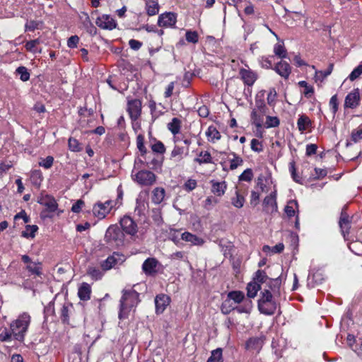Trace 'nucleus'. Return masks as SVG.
<instances>
[{
    "mask_svg": "<svg viewBox=\"0 0 362 362\" xmlns=\"http://www.w3.org/2000/svg\"><path fill=\"white\" fill-rule=\"evenodd\" d=\"M139 293L133 288H125L119 301V319L120 320L129 317L130 312L139 303Z\"/></svg>",
    "mask_w": 362,
    "mask_h": 362,
    "instance_id": "nucleus-1",
    "label": "nucleus"
},
{
    "mask_svg": "<svg viewBox=\"0 0 362 362\" xmlns=\"http://www.w3.org/2000/svg\"><path fill=\"white\" fill-rule=\"evenodd\" d=\"M30 321V315L28 313H23L10 324L11 329L14 334V340L20 342L24 341Z\"/></svg>",
    "mask_w": 362,
    "mask_h": 362,
    "instance_id": "nucleus-2",
    "label": "nucleus"
},
{
    "mask_svg": "<svg viewBox=\"0 0 362 362\" xmlns=\"http://www.w3.org/2000/svg\"><path fill=\"white\" fill-rule=\"evenodd\" d=\"M275 297L269 290H264L261 292L258 300V309L259 312L266 315L274 314L278 307V298Z\"/></svg>",
    "mask_w": 362,
    "mask_h": 362,
    "instance_id": "nucleus-3",
    "label": "nucleus"
},
{
    "mask_svg": "<svg viewBox=\"0 0 362 362\" xmlns=\"http://www.w3.org/2000/svg\"><path fill=\"white\" fill-rule=\"evenodd\" d=\"M124 235L121 228L116 225L108 227L105 235V241L112 247H119L123 245Z\"/></svg>",
    "mask_w": 362,
    "mask_h": 362,
    "instance_id": "nucleus-4",
    "label": "nucleus"
},
{
    "mask_svg": "<svg viewBox=\"0 0 362 362\" xmlns=\"http://www.w3.org/2000/svg\"><path fill=\"white\" fill-rule=\"evenodd\" d=\"M116 202L112 200H107L104 203L98 202L94 204L93 207V213L95 216L99 219H103L110 213L111 210L115 207Z\"/></svg>",
    "mask_w": 362,
    "mask_h": 362,
    "instance_id": "nucleus-5",
    "label": "nucleus"
},
{
    "mask_svg": "<svg viewBox=\"0 0 362 362\" xmlns=\"http://www.w3.org/2000/svg\"><path fill=\"white\" fill-rule=\"evenodd\" d=\"M133 180L140 185L150 186L156 181V175L149 170H139L136 174L132 175Z\"/></svg>",
    "mask_w": 362,
    "mask_h": 362,
    "instance_id": "nucleus-6",
    "label": "nucleus"
},
{
    "mask_svg": "<svg viewBox=\"0 0 362 362\" xmlns=\"http://www.w3.org/2000/svg\"><path fill=\"white\" fill-rule=\"evenodd\" d=\"M177 14L173 12H165L158 16V25L163 28H175Z\"/></svg>",
    "mask_w": 362,
    "mask_h": 362,
    "instance_id": "nucleus-7",
    "label": "nucleus"
},
{
    "mask_svg": "<svg viewBox=\"0 0 362 362\" xmlns=\"http://www.w3.org/2000/svg\"><path fill=\"white\" fill-rule=\"evenodd\" d=\"M124 259V256L122 254L114 252L103 262L101 267L103 270H109L117 265L121 264Z\"/></svg>",
    "mask_w": 362,
    "mask_h": 362,
    "instance_id": "nucleus-8",
    "label": "nucleus"
},
{
    "mask_svg": "<svg viewBox=\"0 0 362 362\" xmlns=\"http://www.w3.org/2000/svg\"><path fill=\"white\" fill-rule=\"evenodd\" d=\"M127 112L132 121L137 120L141 113V102L138 99L129 100L127 103Z\"/></svg>",
    "mask_w": 362,
    "mask_h": 362,
    "instance_id": "nucleus-9",
    "label": "nucleus"
},
{
    "mask_svg": "<svg viewBox=\"0 0 362 362\" xmlns=\"http://www.w3.org/2000/svg\"><path fill=\"white\" fill-rule=\"evenodd\" d=\"M264 210L267 213H273L277 211L276 203V189L274 187L269 195L267 196L263 200Z\"/></svg>",
    "mask_w": 362,
    "mask_h": 362,
    "instance_id": "nucleus-10",
    "label": "nucleus"
},
{
    "mask_svg": "<svg viewBox=\"0 0 362 362\" xmlns=\"http://www.w3.org/2000/svg\"><path fill=\"white\" fill-rule=\"evenodd\" d=\"M96 25L104 30H113L117 27L115 20L110 15L103 14L98 16L95 21Z\"/></svg>",
    "mask_w": 362,
    "mask_h": 362,
    "instance_id": "nucleus-11",
    "label": "nucleus"
},
{
    "mask_svg": "<svg viewBox=\"0 0 362 362\" xmlns=\"http://www.w3.org/2000/svg\"><path fill=\"white\" fill-rule=\"evenodd\" d=\"M37 202L47 208L49 212H55L58 208V204L54 197L49 194H41L38 197Z\"/></svg>",
    "mask_w": 362,
    "mask_h": 362,
    "instance_id": "nucleus-12",
    "label": "nucleus"
},
{
    "mask_svg": "<svg viewBox=\"0 0 362 362\" xmlns=\"http://www.w3.org/2000/svg\"><path fill=\"white\" fill-rule=\"evenodd\" d=\"M360 99L359 89L354 88L346 96L344 107L346 108L355 109L358 106Z\"/></svg>",
    "mask_w": 362,
    "mask_h": 362,
    "instance_id": "nucleus-13",
    "label": "nucleus"
},
{
    "mask_svg": "<svg viewBox=\"0 0 362 362\" xmlns=\"http://www.w3.org/2000/svg\"><path fill=\"white\" fill-rule=\"evenodd\" d=\"M120 226L122 228L123 233L125 232L129 235H134L137 231V226L136 223L128 216H125L121 218Z\"/></svg>",
    "mask_w": 362,
    "mask_h": 362,
    "instance_id": "nucleus-14",
    "label": "nucleus"
},
{
    "mask_svg": "<svg viewBox=\"0 0 362 362\" xmlns=\"http://www.w3.org/2000/svg\"><path fill=\"white\" fill-rule=\"evenodd\" d=\"M273 70L284 79H288L291 73L290 64L283 60L277 62L274 66Z\"/></svg>",
    "mask_w": 362,
    "mask_h": 362,
    "instance_id": "nucleus-15",
    "label": "nucleus"
},
{
    "mask_svg": "<svg viewBox=\"0 0 362 362\" xmlns=\"http://www.w3.org/2000/svg\"><path fill=\"white\" fill-rule=\"evenodd\" d=\"M170 303V298L165 294H159L155 298L156 313L161 314Z\"/></svg>",
    "mask_w": 362,
    "mask_h": 362,
    "instance_id": "nucleus-16",
    "label": "nucleus"
},
{
    "mask_svg": "<svg viewBox=\"0 0 362 362\" xmlns=\"http://www.w3.org/2000/svg\"><path fill=\"white\" fill-rule=\"evenodd\" d=\"M158 264V261L156 258H147L142 264V270L146 275H154L157 272Z\"/></svg>",
    "mask_w": 362,
    "mask_h": 362,
    "instance_id": "nucleus-17",
    "label": "nucleus"
},
{
    "mask_svg": "<svg viewBox=\"0 0 362 362\" xmlns=\"http://www.w3.org/2000/svg\"><path fill=\"white\" fill-rule=\"evenodd\" d=\"M240 76L244 83L248 86H252L257 78L255 72L245 69L240 70Z\"/></svg>",
    "mask_w": 362,
    "mask_h": 362,
    "instance_id": "nucleus-18",
    "label": "nucleus"
},
{
    "mask_svg": "<svg viewBox=\"0 0 362 362\" xmlns=\"http://www.w3.org/2000/svg\"><path fill=\"white\" fill-rule=\"evenodd\" d=\"M264 344V338L260 337H251L246 341V349L250 351L259 352Z\"/></svg>",
    "mask_w": 362,
    "mask_h": 362,
    "instance_id": "nucleus-19",
    "label": "nucleus"
},
{
    "mask_svg": "<svg viewBox=\"0 0 362 362\" xmlns=\"http://www.w3.org/2000/svg\"><path fill=\"white\" fill-rule=\"evenodd\" d=\"M350 224L351 223L349 221V215L343 210L341 213L339 225L344 238H346V235L349 233V229L351 228Z\"/></svg>",
    "mask_w": 362,
    "mask_h": 362,
    "instance_id": "nucleus-20",
    "label": "nucleus"
},
{
    "mask_svg": "<svg viewBox=\"0 0 362 362\" xmlns=\"http://www.w3.org/2000/svg\"><path fill=\"white\" fill-rule=\"evenodd\" d=\"M181 239L186 242L190 243L192 245L202 246L205 241L203 238L192 234L189 232H184L181 234Z\"/></svg>",
    "mask_w": 362,
    "mask_h": 362,
    "instance_id": "nucleus-21",
    "label": "nucleus"
},
{
    "mask_svg": "<svg viewBox=\"0 0 362 362\" xmlns=\"http://www.w3.org/2000/svg\"><path fill=\"white\" fill-rule=\"evenodd\" d=\"M269 291L271 293L275 296V297H281V276H279L275 279H269Z\"/></svg>",
    "mask_w": 362,
    "mask_h": 362,
    "instance_id": "nucleus-22",
    "label": "nucleus"
},
{
    "mask_svg": "<svg viewBox=\"0 0 362 362\" xmlns=\"http://www.w3.org/2000/svg\"><path fill=\"white\" fill-rule=\"evenodd\" d=\"M211 184V192L218 197H221L225 194L227 185L225 181L218 182L214 180L210 181Z\"/></svg>",
    "mask_w": 362,
    "mask_h": 362,
    "instance_id": "nucleus-23",
    "label": "nucleus"
},
{
    "mask_svg": "<svg viewBox=\"0 0 362 362\" xmlns=\"http://www.w3.org/2000/svg\"><path fill=\"white\" fill-rule=\"evenodd\" d=\"M264 91L258 93L255 97V107L253 110H256L262 115H265L267 110V105L264 100Z\"/></svg>",
    "mask_w": 362,
    "mask_h": 362,
    "instance_id": "nucleus-24",
    "label": "nucleus"
},
{
    "mask_svg": "<svg viewBox=\"0 0 362 362\" xmlns=\"http://www.w3.org/2000/svg\"><path fill=\"white\" fill-rule=\"evenodd\" d=\"M312 126V122L305 115H300L297 121V127L301 133L308 129Z\"/></svg>",
    "mask_w": 362,
    "mask_h": 362,
    "instance_id": "nucleus-25",
    "label": "nucleus"
},
{
    "mask_svg": "<svg viewBox=\"0 0 362 362\" xmlns=\"http://www.w3.org/2000/svg\"><path fill=\"white\" fill-rule=\"evenodd\" d=\"M91 288L87 283H83L78 288V296L82 300H88L90 298Z\"/></svg>",
    "mask_w": 362,
    "mask_h": 362,
    "instance_id": "nucleus-26",
    "label": "nucleus"
},
{
    "mask_svg": "<svg viewBox=\"0 0 362 362\" xmlns=\"http://www.w3.org/2000/svg\"><path fill=\"white\" fill-rule=\"evenodd\" d=\"M334 64H329L325 71L315 70L314 79L315 82H322L333 71Z\"/></svg>",
    "mask_w": 362,
    "mask_h": 362,
    "instance_id": "nucleus-27",
    "label": "nucleus"
},
{
    "mask_svg": "<svg viewBox=\"0 0 362 362\" xmlns=\"http://www.w3.org/2000/svg\"><path fill=\"white\" fill-rule=\"evenodd\" d=\"M206 136L209 142L214 143L221 137V133L214 126H209L206 132Z\"/></svg>",
    "mask_w": 362,
    "mask_h": 362,
    "instance_id": "nucleus-28",
    "label": "nucleus"
},
{
    "mask_svg": "<svg viewBox=\"0 0 362 362\" xmlns=\"http://www.w3.org/2000/svg\"><path fill=\"white\" fill-rule=\"evenodd\" d=\"M194 162L199 165L213 163V158L209 151H201L198 156L194 158Z\"/></svg>",
    "mask_w": 362,
    "mask_h": 362,
    "instance_id": "nucleus-29",
    "label": "nucleus"
},
{
    "mask_svg": "<svg viewBox=\"0 0 362 362\" xmlns=\"http://www.w3.org/2000/svg\"><path fill=\"white\" fill-rule=\"evenodd\" d=\"M274 53L275 56L283 59L287 57V51L284 47L283 41L279 42L274 46Z\"/></svg>",
    "mask_w": 362,
    "mask_h": 362,
    "instance_id": "nucleus-30",
    "label": "nucleus"
},
{
    "mask_svg": "<svg viewBox=\"0 0 362 362\" xmlns=\"http://www.w3.org/2000/svg\"><path fill=\"white\" fill-rule=\"evenodd\" d=\"M30 181L34 186L40 187L42 180L43 176L40 170H33L30 172Z\"/></svg>",
    "mask_w": 362,
    "mask_h": 362,
    "instance_id": "nucleus-31",
    "label": "nucleus"
},
{
    "mask_svg": "<svg viewBox=\"0 0 362 362\" xmlns=\"http://www.w3.org/2000/svg\"><path fill=\"white\" fill-rule=\"evenodd\" d=\"M263 115L256 110H252L251 112V119L253 124L255 125L257 129H262L263 127Z\"/></svg>",
    "mask_w": 362,
    "mask_h": 362,
    "instance_id": "nucleus-32",
    "label": "nucleus"
},
{
    "mask_svg": "<svg viewBox=\"0 0 362 362\" xmlns=\"http://www.w3.org/2000/svg\"><path fill=\"white\" fill-rule=\"evenodd\" d=\"M165 190L163 188L156 187L153 191L152 202L156 204H160L165 197Z\"/></svg>",
    "mask_w": 362,
    "mask_h": 362,
    "instance_id": "nucleus-33",
    "label": "nucleus"
},
{
    "mask_svg": "<svg viewBox=\"0 0 362 362\" xmlns=\"http://www.w3.org/2000/svg\"><path fill=\"white\" fill-rule=\"evenodd\" d=\"M181 128V121L177 117H173L170 122L168 124V130L173 134H177Z\"/></svg>",
    "mask_w": 362,
    "mask_h": 362,
    "instance_id": "nucleus-34",
    "label": "nucleus"
},
{
    "mask_svg": "<svg viewBox=\"0 0 362 362\" xmlns=\"http://www.w3.org/2000/svg\"><path fill=\"white\" fill-rule=\"evenodd\" d=\"M261 286L257 282L252 281L247 286V296L249 298H255L257 292L260 290Z\"/></svg>",
    "mask_w": 362,
    "mask_h": 362,
    "instance_id": "nucleus-35",
    "label": "nucleus"
},
{
    "mask_svg": "<svg viewBox=\"0 0 362 362\" xmlns=\"http://www.w3.org/2000/svg\"><path fill=\"white\" fill-rule=\"evenodd\" d=\"M228 298L227 300H233L235 303L239 304L243 301L245 296L242 291H235L228 293Z\"/></svg>",
    "mask_w": 362,
    "mask_h": 362,
    "instance_id": "nucleus-36",
    "label": "nucleus"
},
{
    "mask_svg": "<svg viewBox=\"0 0 362 362\" xmlns=\"http://www.w3.org/2000/svg\"><path fill=\"white\" fill-rule=\"evenodd\" d=\"M274 56H262L258 59V62L262 68L266 69H273L272 66V59Z\"/></svg>",
    "mask_w": 362,
    "mask_h": 362,
    "instance_id": "nucleus-37",
    "label": "nucleus"
},
{
    "mask_svg": "<svg viewBox=\"0 0 362 362\" xmlns=\"http://www.w3.org/2000/svg\"><path fill=\"white\" fill-rule=\"evenodd\" d=\"M229 156H232L233 158L230 159V169L233 170L238 166H240L243 163V158L234 152H230Z\"/></svg>",
    "mask_w": 362,
    "mask_h": 362,
    "instance_id": "nucleus-38",
    "label": "nucleus"
},
{
    "mask_svg": "<svg viewBox=\"0 0 362 362\" xmlns=\"http://www.w3.org/2000/svg\"><path fill=\"white\" fill-rule=\"evenodd\" d=\"M72 305L70 303H64L61 309L60 317L64 323H69V312L72 309Z\"/></svg>",
    "mask_w": 362,
    "mask_h": 362,
    "instance_id": "nucleus-39",
    "label": "nucleus"
},
{
    "mask_svg": "<svg viewBox=\"0 0 362 362\" xmlns=\"http://www.w3.org/2000/svg\"><path fill=\"white\" fill-rule=\"evenodd\" d=\"M280 124L279 119L276 116H267L266 121L264 124V127L266 129L277 127Z\"/></svg>",
    "mask_w": 362,
    "mask_h": 362,
    "instance_id": "nucleus-40",
    "label": "nucleus"
},
{
    "mask_svg": "<svg viewBox=\"0 0 362 362\" xmlns=\"http://www.w3.org/2000/svg\"><path fill=\"white\" fill-rule=\"evenodd\" d=\"M298 208V202L296 200H290L284 208V211L288 217L295 215L296 209Z\"/></svg>",
    "mask_w": 362,
    "mask_h": 362,
    "instance_id": "nucleus-41",
    "label": "nucleus"
},
{
    "mask_svg": "<svg viewBox=\"0 0 362 362\" xmlns=\"http://www.w3.org/2000/svg\"><path fill=\"white\" fill-rule=\"evenodd\" d=\"M37 230L38 227L36 225H27L25 226V230L22 232L21 236L26 238H33Z\"/></svg>",
    "mask_w": 362,
    "mask_h": 362,
    "instance_id": "nucleus-42",
    "label": "nucleus"
},
{
    "mask_svg": "<svg viewBox=\"0 0 362 362\" xmlns=\"http://www.w3.org/2000/svg\"><path fill=\"white\" fill-rule=\"evenodd\" d=\"M222 354V349L217 348L216 349L211 351V354L206 362H223Z\"/></svg>",
    "mask_w": 362,
    "mask_h": 362,
    "instance_id": "nucleus-43",
    "label": "nucleus"
},
{
    "mask_svg": "<svg viewBox=\"0 0 362 362\" xmlns=\"http://www.w3.org/2000/svg\"><path fill=\"white\" fill-rule=\"evenodd\" d=\"M252 308V303L250 300H247L242 305L235 306V310L239 313H250Z\"/></svg>",
    "mask_w": 362,
    "mask_h": 362,
    "instance_id": "nucleus-44",
    "label": "nucleus"
},
{
    "mask_svg": "<svg viewBox=\"0 0 362 362\" xmlns=\"http://www.w3.org/2000/svg\"><path fill=\"white\" fill-rule=\"evenodd\" d=\"M42 21L31 20L25 25V31H34L40 29L42 26Z\"/></svg>",
    "mask_w": 362,
    "mask_h": 362,
    "instance_id": "nucleus-45",
    "label": "nucleus"
},
{
    "mask_svg": "<svg viewBox=\"0 0 362 362\" xmlns=\"http://www.w3.org/2000/svg\"><path fill=\"white\" fill-rule=\"evenodd\" d=\"M40 43V39H35L30 41H28L25 43V47L27 51L32 52V53H36V52H41V49L37 50V45Z\"/></svg>",
    "mask_w": 362,
    "mask_h": 362,
    "instance_id": "nucleus-46",
    "label": "nucleus"
},
{
    "mask_svg": "<svg viewBox=\"0 0 362 362\" xmlns=\"http://www.w3.org/2000/svg\"><path fill=\"white\" fill-rule=\"evenodd\" d=\"M146 10L148 16H154L159 11V5L156 1L148 2L146 6Z\"/></svg>",
    "mask_w": 362,
    "mask_h": 362,
    "instance_id": "nucleus-47",
    "label": "nucleus"
},
{
    "mask_svg": "<svg viewBox=\"0 0 362 362\" xmlns=\"http://www.w3.org/2000/svg\"><path fill=\"white\" fill-rule=\"evenodd\" d=\"M231 203L236 208H242L245 203V198L236 190L235 197L231 199Z\"/></svg>",
    "mask_w": 362,
    "mask_h": 362,
    "instance_id": "nucleus-48",
    "label": "nucleus"
},
{
    "mask_svg": "<svg viewBox=\"0 0 362 362\" xmlns=\"http://www.w3.org/2000/svg\"><path fill=\"white\" fill-rule=\"evenodd\" d=\"M16 73L20 76V79L23 81H28L30 79V74L28 69L25 66H19L16 69Z\"/></svg>",
    "mask_w": 362,
    "mask_h": 362,
    "instance_id": "nucleus-49",
    "label": "nucleus"
},
{
    "mask_svg": "<svg viewBox=\"0 0 362 362\" xmlns=\"http://www.w3.org/2000/svg\"><path fill=\"white\" fill-rule=\"evenodd\" d=\"M0 340L1 341L7 342L14 340V334H13L12 329L5 328L0 333Z\"/></svg>",
    "mask_w": 362,
    "mask_h": 362,
    "instance_id": "nucleus-50",
    "label": "nucleus"
},
{
    "mask_svg": "<svg viewBox=\"0 0 362 362\" xmlns=\"http://www.w3.org/2000/svg\"><path fill=\"white\" fill-rule=\"evenodd\" d=\"M289 172L291 173L292 179L297 183H302V177L297 174L296 173V163L294 161H291L289 163Z\"/></svg>",
    "mask_w": 362,
    "mask_h": 362,
    "instance_id": "nucleus-51",
    "label": "nucleus"
},
{
    "mask_svg": "<svg viewBox=\"0 0 362 362\" xmlns=\"http://www.w3.org/2000/svg\"><path fill=\"white\" fill-rule=\"evenodd\" d=\"M268 276L266 272L263 270H257L253 276L254 282H257L259 285L264 282H265L268 279Z\"/></svg>",
    "mask_w": 362,
    "mask_h": 362,
    "instance_id": "nucleus-52",
    "label": "nucleus"
},
{
    "mask_svg": "<svg viewBox=\"0 0 362 362\" xmlns=\"http://www.w3.org/2000/svg\"><path fill=\"white\" fill-rule=\"evenodd\" d=\"M68 146L70 151L73 152H79L82 150L81 144L79 141L73 137L69 139Z\"/></svg>",
    "mask_w": 362,
    "mask_h": 362,
    "instance_id": "nucleus-53",
    "label": "nucleus"
},
{
    "mask_svg": "<svg viewBox=\"0 0 362 362\" xmlns=\"http://www.w3.org/2000/svg\"><path fill=\"white\" fill-rule=\"evenodd\" d=\"M88 274L94 280H98L103 276V272L95 267H89L88 269Z\"/></svg>",
    "mask_w": 362,
    "mask_h": 362,
    "instance_id": "nucleus-54",
    "label": "nucleus"
},
{
    "mask_svg": "<svg viewBox=\"0 0 362 362\" xmlns=\"http://www.w3.org/2000/svg\"><path fill=\"white\" fill-rule=\"evenodd\" d=\"M272 182V177L270 176L264 178L259 177L257 185L262 192H267V185Z\"/></svg>",
    "mask_w": 362,
    "mask_h": 362,
    "instance_id": "nucleus-55",
    "label": "nucleus"
},
{
    "mask_svg": "<svg viewBox=\"0 0 362 362\" xmlns=\"http://www.w3.org/2000/svg\"><path fill=\"white\" fill-rule=\"evenodd\" d=\"M54 158L51 156H47L45 158H41L38 165L45 169H49L53 165Z\"/></svg>",
    "mask_w": 362,
    "mask_h": 362,
    "instance_id": "nucleus-56",
    "label": "nucleus"
},
{
    "mask_svg": "<svg viewBox=\"0 0 362 362\" xmlns=\"http://www.w3.org/2000/svg\"><path fill=\"white\" fill-rule=\"evenodd\" d=\"M151 217L153 221L157 225H160L163 223V218L160 209H153L151 211Z\"/></svg>",
    "mask_w": 362,
    "mask_h": 362,
    "instance_id": "nucleus-57",
    "label": "nucleus"
},
{
    "mask_svg": "<svg viewBox=\"0 0 362 362\" xmlns=\"http://www.w3.org/2000/svg\"><path fill=\"white\" fill-rule=\"evenodd\" d=\"M185 37L188 42L194 44L197 43L199 40V35L196 31L187 30L185 33Z\"/></svg>",
    "mask_w": 362,
    "mask_h": 362,
    "instance_id": "nucleus-58",
    "label": "nucleus"
},
{
    "mask_svg": "<svg viewBox=\"0 0 362 362\" xmlns=\"http://www.w3.org/2000/svg\"><path fill=\"white\" fill-rule=\"evenodd\" d=\"M253 177V173L252 169L247 168L239 176L240 181L250 182Z\"/></svg>",
    "mask_w": 362,
    "mask_h": 362,
    "instance_id": "nucleus-59",
    "label": "nucleus"
},
{
    "mask_svg": "<svg viewBox=\"0 0 362 362\" xmlns=\"http://www.w3.org/2000/svg\"><path fill=\"white\" fill-rule=\"evenodd\" d=\"M151 149L153 152L158 153L160 154H163L165 151V147L163 142L160 141H156L155 144L151 146Z\"/></svg>",
    "mask_w": 362,
    "mask_h": 362,
    "instance_id": "nucleus-60",
    "label": "nucleus"
},
{
    "mask_svg": "<svg viewBox=\"0 0 362 362\" xmlns=\"http://www.w3.org/2000/svg\"><path fill=\"white\" fill-rule=\"evenodd\" d=\"M251 149L255 152H262L263 151V146L262 141L252 139L250 142Z\"/></svg>",
    "mask_w": 362,
    "mask_h": 362,
    "instance_id": "nucleus-61",
    "label": "nucleus"
},
{
    "mask_svg": "<svg viewBox=\"0 0 362 362\" xmlns=\"http://www.w3.org/2000/svg\"><path fill=\"white\" fill-rule=\"evenodd\" d=\"M362 74V64L358 65L349 74V78L353 81Z\"/></svg>",
    "mask_w": 362,
    "mask_h": 362,
    "instance_id": "nucleus-62",
    "label": "nucleus"
},
{
    "mask_svg": "<svg viewBox=\"0 0 362 362\" xmlns=\"http://www.w3.org/2000/svg\"><path fill=\"white\" fill-rule=\"evenodd\" d=\"M27 269L33 274L40 275L41 274L40 267L39 264L35 262H32L27 265Z\"/></svg>",
    "mask_w": 362,
    "mask_h": 362,
    "instance_id": "nucleus-63",
    "label": "nucleus"
},
{
    "mask_svg": "<svg viewBox=\"0 0 362 362\" xmlns=\"http://www.w3.org/2000/svg\"><path fill=\"white\" fill-rule=\"evenodd\" d=\"M362 139V129H354L351 132V141L357 143Z\"/></svg>",
    "mask_w": 362,
    "mask_h": 362,
    "instance_id": "nucleus-64",
    "label": "nucleus"
}]
</instances>
